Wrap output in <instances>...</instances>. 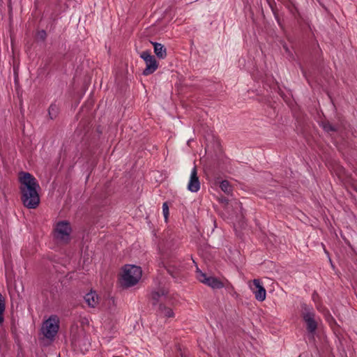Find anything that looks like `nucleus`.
<instances>
[{
  "mask_svg": "<svg viewBox=\"0 0 357 357\" xmlns=\"http://www.w3.org/2000/svg\"><path fill=\"white\" fill-rule=\"evenodd\" d=\"M19 182L23 205L29 209L36 208L40 204L38 190L40 189L36 178L29 172H21L19 174Z\"/></svg>",
  "mask_w": 357,
  "mask_h": 357,
  "instance_id": "f257e3e1",
  "label": "nucleus"
},
{
  "mask_svg": "<svg viewBox=\"0 0 357 357\" xmlns=\"http://www.w3.org/2000/svg\"><path fill=\"white\" fill-rule=\"evenodd\" d=\"M142 277V269L139 266L128 265L123 270L121 284L126 288L135 285Z\"/></svg>",
  "mask_w": 357,
  "mask_h": 357,
  "instance_id": "f03ea898",
  "label": "nucleus"
},
{
  "mask_svg": "<svg viewBox=\"0 0 357 357\" xmlns=\"http://www.w3.org/2000/svg\"><path fill=\"white\" fill-rule=\"evenodd\" d=\"M302 317L306 324V330L310 339H314V335L317 329V322L315 320V312L314 309L305 303L301 305Z\"/></svg>",
  "mask_w": 357,
  "mask_h": 357,
  "instance_id": "7ed1b4c3",
  "label": "nucleus"
},
{
  "mask_svg": "<svg viewBox=\"0 0 357 357\" xmlns=\"http://www.w3.org/2000/svg\"><path fill=\"white\" fill-rule=\"evenodd\" d=\"M59 320L56 315H52L43 323V333L48 339H53L59 328Z\"/></svg>",
  "mask_w": 357,
  "mask_h": 357,
  "instance_id": "20e7f679",
  "label": "nucleus"
},
{
  "mask_svg": "<svg viewBox=\"0 0 357 357\" xmlns=\"http://www.w3.org/2000/svg\"><path fill=\"white\" fill-rule=\"evenodd\" d=\"M140 58H142L146 63V68L142 72L143 75L147 76L153 74L158 68V62L149 51L146 50L142 52L140 54Z\"/></svg>",
  "mask_w": 357,
  "mask_h": 357,
  "instance_id": "39448f33",
  "label": "nucleus"
},
{
  "mask_svg": "<svg viewBox=\"0 0 357 357\" xmlns=\"http://www.w3.org/2000/svg\"><path fill=\"white\" fill-rule=\"evenodd\" d=\"M55 237L65 243L70 241V236L72 232V228L68 221L63 220L56 223L55 229Z\"/></svg>",
  "mask_w": 357,
  "mask_h": 357,
  "instance_id": "423d86ee",
  "label": "nucleus"
},
{
  "mask_svg": "<svg viewBox=\"0 0 357 357\" xmlns=\"http://www.w3.org/2000/svg\"><path fill=\"white\" fill-rule=\"evenodd\" d=\"M197 278L201 282L213 289H220L224 287V284L220 280L213 276H208L201 271L197 272Z\"/></svg>",
  "mask_w": 357,
  "mask_h": 357,
  "instance_id": "0eeeda50",
  "label": "nucleus"
},
{
  "mask_svg": "<svg viewBox=\"0 0 357 357\" xmlns=\"http://www.w3.org/2000/svg\"><path fill=\"white\" fill-rule=\"evenodd\" d=\"M167 273L174 279L178 280L183 276V267L177 262H169L165 266Z\"/></svg>",
  "mask_w": 357,
  "mask_h": 357,
  "instance_id": "6e6552de",
  "label": "nucleus"
},
{
  "mask_svg": "<svg viewBox=\"0 0 357 357\" xmlns=\"http://www.w3.org/2000/svg\"><path fill=\"white\" fill-rule=\"evenodd\" d=\"M200 189V181L197 176V169L196 166L192 169L190 181L188 184V190L192 192H197Z\"/></svg>",
  "mask_w": 357,
  "mask_h": 357,
  "instance_id": "1a4fd4ad",
  "label": "nucleus"
},
{
  "mask_svg": "<svg viewBox=\"0 0 357 357\" xmlns=\"http://www.w3.org/2000/svg\"><path fill=\"white\" fill-rule=\"evenodd\" d=\"M321 127L326 132H335L338 131L341 128L344 127V120L339 118L338 122L335 124L331 123L329 121H324L321 122Z\"/></svg>",
  "mask_w": 357,
  "mask_h": 357,
  "instance_id": "9d476101",
  "label": "nucleus"
},
{
  "mask_svg": "<svg viewBox=\"0 0 357 357\" xmlns=\"http://www.w3.org/2000/svg\"><path fill=\"white\" fill-rule=\"evenodd\" d=\"M168 291L165 289L158 291H153L151 294V299L153 305H155L160 302L165 301L167 298Z\"/></svg>",
  "mask_w": 357,
  "mask_h": 357,
  "instance_id": "9b49d317",
  "label": "nucleus"
},
{
  "mask_svg": "<svg viewBox=\"0 0 357 357\" xmlns=\"http://www.w3.org/2000/svg\"><path fill=\"white\" fill-rule=\"evenodd\" d=\"M253 285L256 288V290H254L255 298L259 301H264L266 299V296L265 288L261 284V282L258 279H255L253 280Z\"/></svg>",
  "mask_w": 357,
  "mask_h": 357,
  "instance_id": "f8f14e48",
  "label": "nucleus"
},
{
  "mask_svg": "<svg viewBox=\"0 0 357 357\" xmlns=\"http://www.w3.org/2000/svg\"><path fill=\"white\" fill-rule=\"evenodd\" d=\"M151 44L153 45L154 53L157 57L160 59H165L167 56L166 47L161 43L157 42H151Z\"/></svg>",
  "mask_w": 357,
  "mask_h": 357,
  "instance_id": "ddd939ff",
  "label": "nucleus"
},
{
  "mask_svg": "<svg viewBox=\"0 0 357 357\" xmlns=\"http://www.w3.org/2000/svg\"><path fill=\"white\" fill-rule=\"evenodd\" d=\"M84 298L87 305L91 307H94L98 303V297L94 291L86 294Z\"/></svg>",
  "mask_w": 357,
  "mask_h": 357,
  "instance_id": "4468645a",
  "label": "nucleus"
},
{
  "mask_svg": "<svg viewBox=\"0 0 357 357\" xmlns=\"http://www.w3.org/2000/svg\"><path fill=\"white\" fill-rule=\"evenodd\" d=\"M157 312L161 315H164L166 317H173L174 316L173 310L162 303H160L158 308L157 310Z\"/></svg>",
  "mask_w": 357,
  "mask_h": 357,
  "instance_id": "2eb2a0df",
  "label": "nucleus"
},
{
  "mask_svg": "<svg viewBox=\"0 0 357 357\" xmlns=\"http://www.w3.org/2000/svg\"><path fill=\"white\" fill-rule=\"evenodd\" d=\"M59 112V107L55 103H52L48 109V114L51 119L56 118Z\"/></svg>",
  "mask_w": 357,
  "mask_h": 357,
  "instance_id": "dca6fc26",
  "label": "nucleus"
},
{
  "mask_svg": "<svg viewBox=\"0 0 357 357\" xmlns=\"http://www.w3.org/2000/svg\"><path fill=\"white\" fill-rule=\"evenodd\" d=\"M220 188L226 194L229 195L232 192V187L227 180H224L220 182Z\"/></svg>",
  "mask_w": 357,
  "mask_h": 357,
  "instance_id": "f3484780",
  "label": "nucleus"
},
{
  "mask_svg": "<svg viewBox=\"0 0 357 357\" xmlns=\"http://www.w3.org/2000/svg\"><path fill=\"white\" fill-rule=\"evenodd\" d=\"M289 2L286 5V7L294 17H296L297 15H299L298 10L292 0H289Z\"/></svg>",
  "mask_w": 357,
  "mask_h": 357,
  "instance_id": "a211bd4d",
  "label": "nucleus"
},
{
  "mask_svg": "<svg viewBox=\"0 0 357 357\" xmlns=\"http://www.w3.org/2000/svg\"><path fill=\"white\" fill-rule=\"evenodd\" d=\"M5 308H6L5 301H4V298H3L1 294L0 293V324H1L4 321L3 314L5 311Z\"/></svg>",
  "mask_w": 357,
  "mask_h": 357,
  "instance_id": "6ab92c4d",
  "label": "nucleus"
},
{
  "mask_svg": "<svg viewBox=\"0 0 357 357\" xmlns=\"http://www.w3.org/2000/svg\"><path fill=\"white\" fill-rule=\"evenodd\" d=\"M162 213L165 221H167L169 217V206L167 202H164L162 204Z\"/></svg>",
  "mask_w": 357,
  "mask_h": 357,
  "instance_id": "aec40b11",
  "label": "nucleus"
},
{
  "mask_svg": "<svg viewBox=\"0 0 357 357\" xmlns=\"http://www.w3.org/2000/svg\"><path fill=\"white\" fill-rule=\"evenodd\" d=\"M37 38L42 41L45 40L47 38V33L45 30H40L37 33Z\"/></svg>",
  "mask_w": 357,
  "mask_h": 357,
  "instance_id": "412c9836",
  "label": "nucleus"
},
{
  "mask_svg": "<svg viewBox=\"0 0 357 357\" xmlns=\"http://www.w3.org/2000/svg\"><path fill=\"white\" fill-rule=\"evenodd\" d=\"M222 202L228 203V200L226 198L222 199Z\"/></svg>",
  "mask_w": 357,
  "mask_h": 357,
  "instance_id": "4be33fe9",
  "label": "nucleus"
},
{
  "mask_svg": "<svg viewBox=\"0 0 357 357\" xmlns=\"http://www.w3.org/2000/svg\"><path fill=\"white\" fill-rule=\"evenodd\" d=\"M303 75L305 77V73L303 70Z\"/></svg>",
  "mask_w": 357,
  "mask_h": 357,
  "instance_id": "5701e85b",
  "label": "nucleus"
},
{
  "mask_svg": "<svg viewBox=\"0 0 357 357\" xmlns=\"http://www.w3.org/2000/svg\"><path fill=\"white\" fill-rule=\"evenodd\" d=\"M181 357H183V354H182L181 352Z\"/></svg>",
  "mask_w": 357,
  "mask_h": 357,
  "instance_id": "b1692460",
  "label": "nucleus"
}]
</instances>
